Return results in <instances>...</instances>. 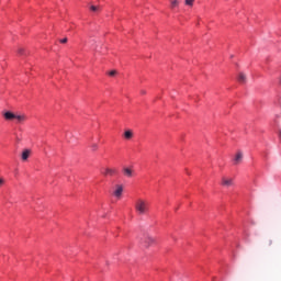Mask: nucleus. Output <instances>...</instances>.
Masks as SVG:
<instances>
[{"instance_id":"f03ea898","label":"nucleus","mask_w":281,"mask_h":281,"mask_svg":"<svg viewBox=\"0 0 281 281\" xmlns=\"http://www.w3.org/2000/svg\"><path fill=\"white\" fill-rule=\"evenodd\" d=\"M135 210H136V213L138 214V216L146 215L149 212L148 201L143 200V199H138L135 202Z\"/></svg>"},{"instance_id":"4468645a","label":"nucleus","mask_w":281,"mask_h":281,"mask_svg":"<svg viewBox=\"0 0 281 281\" xmlns=\"http://www.w3.org/2000/svg\"><path fill=\"white\" fill-rule=\"evenodd\" d=\"M18 54H19L20 56H23V54H25V49H24L23 47H20V48L18 49Z\"/></svg>"},{"instance_id":"9b49d317","label":"nucleus","mask_w":281,"mask_h":281,"mask_svg":"<svg viewBox=\"0 0 281 281\" xmlns=\"http://www.w3.org/2000/svg\"><path fill=\"white\" fill-rule=\"evenodd\" d=\"M125 139H133V131L128 130L124 133Z\"/></svg>"},{"instance_id":"39448f33","label":"nucleus","mask_w":281,"mask_h":281,"mask_svg":"<svg viewBox=\"0 0 281 281\" xmlns=\"http://www.w3.org/2000/svg\"><path fill=\"white\" fill-rule=\"evenodd\" d=\"M101 172L104 177H113V175H117V169L105 168Z\"/></svg>"},{"instance_id":"20e7f679","label":"nucleus","mask_w":281,"mask_h":281,"mask_svg":"<svg viewBox=\"0 0 281 281\" xmlns=\"http://www.w3.org/2000/svg\"><path fill=\"white\" fill-rule=\"evenodd\" d=\"M221 186H223V188H233L234 178L223 176L221 179Z\"/></svg>"},{"instance_id":"dca6fc26","label":"nucleus","mask_w":281,"mask_h":281,"mask_svg":"<svg viewBox=\"0 0 281 281\" xmlns=\"http://www.w3.org/2000/svg\"><path fill=\"white\" fill-rule=\"evenodd\" d=\"M117 71L116 70H112L109 72V76H116Z\"/></svg>"},{"instance_id":"f8f14e48","label":"nucleus","mask_w":281,"mask_h":281,"mask_svg":"<svg viewBox=\"0 0 281 281\" xmlns=\"http://www.w3.org/2000/svg\"><path fill=\"white\" fill-rule=\"evenodd\" d=\"M171 9L175 10V8H179V0H170Z\"/></svg>"},{"instance_id":"6e6552de","label":"nucleus","mask_w":281,"mask_h":281,"mask_svg":"<svg viewBox=\"0 0 281 281\" xmlns=\"http://www.w3.org/2000/svg\"><path fill=\"white\" fill-rule=\"evenodd\" d=\"M243 161V151H238L235 156L234 164L235 166H238Z\"/></svg>"},{"instance_id":"ddd939ff","label":"nucleus","mask_w":281,"mask_h":281,"mask_svg":"<svg viewBox=\"0 0 281 281\" xmlns=\"http://www.w3.org/2000/svg\"><path fill=\"white\" fill-rule=\"evenodd\" d=\"M186 5H194V0H184Z\"/></svg>"},{"instance_id":"aec40b11","label":"nucleus","mask_w":281,"mask_h":281,"mask_svg":"<svg viewBox=\"0 0 281 281\" xmlns=\"http://www.w3.org/2000/svg\"><path fill=\"white\" fill-rule=\"evenodd\" d=\"M140 93H142L143 95H146V90H142Z\"/></svg>"},{"instance_id":"7ed1b4c3","label":"nucleus","mask_w":281,"mask_h":281,"mask_svg":"<svg viewBox=\"0 0 281 281\" xmlns=\"http://www.w3.org/2000/svg\"><path fill=\"white\" fill-rule=\"evenodd\" d=\"M140 245H143V247H151V245H155V238L150 235H144L140 238Z\"/></svg>"},{"instance_id":"0eeeda50","label":"nucleus","mask_w":281,"mask_h":281,"mask_svg":"<svg viewBox=\"0 0 281 281\" xmlns=\"http://www.w3.org/2000/svg\"><path fill=\"white\" fill-rule=\"evenodd\" d=\"M30 155H32V150L24 149L22 151V161H27V159H30Z\"/></svg>"},{"instance_id":"2eb2a0df","label":"nucleus","mask_w":281,"mask_h":281,"mask_svg":"<svg viewBox=\"0 0 281 281\" xmlns=\"http://www.w3.org/2000/svg\"><path fill=\"white\" fill-rule=\"evenodd\" d=\"M90 10H91L92 12H98V10H100V7L91 5V7H90Z\"/></svg>"},{"instance_id":"f257e3e1","label":"nucleus","mask_w":281,"mask_h":281,"mask_svg":"<svg viewBox=\"0 0 281 281\" xmlns=\"http://www.w3.org/2000/svg\"><path fill=\"white\" fill-rule=\"evenodd\" d=\"M3 117L7 120V122H12V120H15L16 124H23V122H26L27 120L25 114H14L11 111L4 112Z\"/></svg>"},{"instance_id":"9d476101","label":"nucleus","mask_w":281,"mask_h":281,"mask_svg":"<svg viewBox=\"0 0 281 281\" xmlns=\"http://www.w3.org/2000/svg\"><path fill=\"white\" fill-rule=\"evenodd\" d=\"M238 82H241V85H244V82H247V76H245V74L240 72L238 75Z\"/></svg>"},{"instance_id":"6ab92c4d","label":"nucleus","mask_w":281,"mask_h":281,"mask_svg":"<svg viewBox=\"0 0 281 281\" xmlns=\"http://www.w3.org/2000/svg\"><path fill=\"white\" fill-rule=\"evenodd\" d=\"M60 43H64V44L67 43V37L60 40Z\"/></svg>"},{"instance_id":"f3484780","label":"nucleus","mask_w":281,"mask_h":281,"mask_svg":"<svg viewBox=\"0 0 281 281\" xmlns=\"http://www.w3.org/2000/svg\"><path fill=\"white\" fill-rule=\"evenodd\" d=\"M91 148H92V150H98V144H92Z\"/></svg>"},{"instance_id":"a211bd4d","label":"nucleus","mask_w":281,"mask_h":281,"mask_svg":"<svg viewBox=\"0 0 281 281\" xmlns=\"http://www.w3.org/2000/svg\"><path fill=\"white\" fill-rule=\"evenodd\" d=\"M3 183H5V180H3V178H0V188L1 186H3Z\"/></svg>"},{"instance_id":"423d86ee","label":"nucleus","mask_w":281,"mask_h":281,"mask_svg":"<svg viewBox=\"0 0 281 281\" xmlns=\"http://www.w3.org/2000/svg\"><path fill=\"white\" fill-rule=\"evenodd\" d=\"M123 192H124V187L122 184H116L115 190L113 192L114 196H116V199H120Z\"/></svg>"},{"instance_id":"1a4fd4ad","label":"nucleus","mask_w":281,"mask_h":281,"mask_svg":"<svg viewBox=\"0 0 281 281\" xmlns=\"http://www.w3.org/2000/svg\"><path fill=\"white\" fill-rule=\"evenodd\" d=\"M123 173L125 177H133V170L128 167L123 168Z\"/></svg>"}]
</instances>
